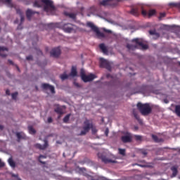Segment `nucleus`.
Instances as JSON below:
<instances>
[{
	"label": "nucleus",
	"instance_id": "obj_42",
	"mask_svg": "<svg viewBox=\"0 0 180 180\" xmlns=\"http://www.w3.org/2000/svg\"><path fill=\"white\" fill-rule=\"evenodd\" d=\"M47 27H48L49 29H53V27H54V24H53V23L48 24V25H47Z\"/></svg>",
	"mask_w": 180,
	"mask_h": 180
},
{
	"label": "nucleus",
	"instance_id": "obj_34",
	"mask_svg": "<svg viewBox=\"0 0 180 180\" xmlns=\"http://www.w3.org/2000/svg\"><path fill=\"white\" fill-rule=\"evenodd\" d=\"M119 154L122 155V156H125V155H126V150L125 149L119 148Z\"/></svg>",
	"mask_w": 180,
	"mask_h": 180
},
{
	"label": "nucleus",
	"instance_id": "obj_2",
	"mask_svg": "<svg viewBox=\"0 0 180 180\" xmlns=\"http://www.w3.org/2000/svg\"><path fill=\"white\" fill-rule=\"evenodd\" d=\"M136 107L143 116H147L151 113L152 109L148 103H142L139 102L137 103Z\"/></svg>",
	"mask_w": 180,
	"mask_h": 180
},
{
	"label": "nucleus",
	"instance_id": "obj_4",
	"mask_svg": "<svg viewBox=\"0 0 180 180\" xmlns=\"http://www.w3.org/2000/svg\"><path fill=\"white\" fill-rule=\"evenodd\" d=\"M141 11V15L144 17H146L148 15L147 11L146 10H143L142 6L140 5L135 6L134 7L131 8L130 13L131 15L139 17Z\"/></svg>",
	"mask_w": 180,
	"mask_h": 180
},
{
	"label": "nucleus",
	"instance_id": "obj_6",
	"mask_svg": "<svg viewBox=\"0 0 180 180\" xmlns=\"http://www.w3.org/2000/svg\"><path fill=\"white\" fill-rule=\"evenodd\" d=\"M86 27H89L90 29H91L92 32H95L97 37H102V38L105 37L104 33H103L101 31H99L98 27H96L94 25V24L92 23L91 22H86Z\"/></svg>",
	"mask_w": 180,
	"mask_h": 180
},
{
	"label": "nucleus",
	"instance_id": "obj_57",
	"mask_svg": "<svg viewBox=\"0 0 180 180\" xmlns=\"http://www.w3.org/2000/svg\"><path fill=\"white\" fill-rule=\"evenodd\" d=\"M106 77H107V78H110V77H111V75H110V74H107V75H106Z\"/></svg>",
	"mask_w": 180,
	"mask_h": 180
},
{
	"label": "nucleus",
	"instance_id": "obj_54",
	"mask_svg": "<svg viewBox=\"0 0 180 180\" xmlns=\"http://www.w3.org/2000/svg\"><path fill=\"white\" fill-rule=\"evenodd\" d=\"M141 154L143 155L144 156H146L148 153L146 150H143L141 152Z\"/></svg>",
	"mask_w": 180,
	"mask_h": 180
},
{
	"label": "nucleus",
	"instance_id": "obj_43",
	"mask_svg": "<svg viewBox=\"0 0 180 180\" xmlns=\"http://www.w3.org/2000/svg\"><path fill=\"white\" fill-rule=\"evenodd\" d=\"M166 15L165 13H160V16H159V19L160 20L161 18H165Z\"/></svg>",
	"mask_w": 180,
	"mask_h": 180
},
{
	"label": "nucleus",
	"instance_id": "obj_48",
	"mask_svg": "<svg viewBox=\"0 0 180 180\" xmlns=\"http://www.w3.org/2000/svg\"><path fill=\"white\" fill-rule=\"evenodd\" d=\"M5 163L0 160V168L4 167Z\"/></svg>",
	"mask_w": 180,
	"mask_h": 180
},
{
	"label": "nucleus",
	"instance_id": "obj_13",
	"mask_svg": "<svg viewBox=\"0 0 180 180\" xmlns=\"http://www.w3.org/2000/svg\"><path fill=\"white\" fill-rule=\"evenodd\" d=\"M121 141H122L124 143H131L132 142L131 134L127 133L126 136H121Z\"/></svg>",
	"mask_w": 180,
	"mask_h": 180
},
{
	"label": "nucleus",
	"instance_id": "obj_19",
	"mask_svg": "<svg viewBox=\"0 0 180 180\" xmlns=\"http://www.w3.org/2000/svg\"><path fill=\"white\" fill-rule=\"evenodd\" d=\"M4 51H8V48H6L4 46H0V56H1L2 58L6 57V54L4 53Z\"/></svg>",
	"mask_w": 180,
	"mask_h": 180
},
{
	"label": "nucleus",
	"instance_id": "obj_60",
	"mask_svg": "<svg viewBox=\"0 0 180 180\" xmlns=\"http://www.w3.org/2000/svg\"><path fill=\"white\" fill-rule=\"evenodd\" d=\"M179 9H180V3H179Z\"/></svg>",
	"mask_w": 180,
	"mask_h": 180
},
{
	"label": "nucleus",
	"instance_id": "obj_61",
	"mask_svg": "<svg viewBox=\"0 0 180 180\" xmlns=\"http://www.w3.org/2000/svg\"><path fill=\"white\" fill-rule=\"evenodd\" d=\"M17 69H18V71H20V69H19V68H17Z\"/></svg>",
	"mask_w": 180,
	"mask_h": 180
},
{
	"label": "nucleus",
	"instance_id": "obj_51",
	"mask_svg": "<svg viewBox=\"0 0 180 180\" xmlns=\"http://www.w3.org/2000/svg\"><path fill=\"white\" fill-rule=\"evenodd\" d=\"M103 32H106V33H108V34H111L112 33L111 30H110L103 29Z\"/></svg>",
	"mask_w": 180,
	"mask_h": 180
},
{
	"label": "nucleus",
	"instance_id": "obj_49",
	"mask_svg": "<svg viewBox=\"0 0 180 180\" xmlns=\"http://www.w3.org/2000/svg\"><path fill=\"white\" fill-rule=\"evenodd\" d=\"M26 59L27 60H33V56H27Z\"/></svg>",
	"mask_w": 180,
	"mask_h": 180
},
{
	"label": "nucleus",
	"instance_id": "obj_12",
	"mask_svg": "<svg viewBox=\"0 0 180 180\" xmlns=\"http://www.w3.org/2000/svg\"><path fill=\"white\" fill-rule=\"evenodd\" d=\"M82 80L83 81V82L84 83H87L91 81H94V79L96 78V76L94 74H90L89 75H83L81 76Z\"/></svg>",
	"mask_w": 180,
	"mask_h": 180
},
{
	"label": "nucleus",
	"instance_id": "obj_25",
	"mask_svg": "<svg viewBox=\"0 0 180 180\" xmlns=\"http://www.w3.org/2000/svg\"><path fill=\"white\" fill-rule=\"evenodd\" d=\"M70 77V75H68L67 73L65 72V73L60 75L59 76V78H60V79L62 81H65V80L68 79Z\"/></svg>",
	"mask_w": 180,
	"mask_h": 180
},
{
	"label": "nucleus",
	"instance_id": "obj_63",
	"mask_svg": "<svg viewBox=\"0 0 180 180\" xmlns=\"http://www.w3.org/2000/svg\"><path fill=\"white\" fill-rule=\"evenodd\" d=\"M93 180H98V179H93Z\"/></svg>",
	"mask_w": 180,
	"mask_h": 180
},
{
	"label": "nucleus",
	"instance_id": "obj_31",
	"mask_svg": "<svg viewBox=\"0 0 180 180\" xmlns=\"http://www.w3.org/2000/svg\"><path fill=\"white\" fill-rule=\"evenodd\" d=\"M156 14V10H149L148 13V16L149 18L153 16L154 15Z\"/></svg>",
	"mask_w": 180,
	"mask_h": 180
},
{
	"label": "nucleus",
	"instance_id": "obj_35",
	"mask_svg": "<svg viewBox=\"0 0 180 180\" xmlns=\"http://www.w3.org/2000/svg\"><path fill=\"white\" fill-rule=\"evenodd\" d=\"M152 139H153L155 143L160 142V139H158V137L156 135L152 134Z\"/></svg>",
	"mask_w": 180,
	"mask_h": 180
},
{
	"label": "nucleus",
	"instance_id": "obj_7",
	"mask_svg": "<svg viewBox=\"0 0 180 180\" xmlns=\"http://www.w3.org/2000/svg\"><path fill=\"white\" fill-rule=\"evenodd\" d=\"M60 29L65 33L70 34L74 32V25L70 23L61 24Z\"/></svg>",
	"mask_w": 180,
	"mask_h": 180
},
{
	"label": "nucleus",
	"instance_id": "obj_32",
	"mask_svg": "<svg viewBox=\"0 0 180 180\" xmlns=\"http://www.w3.org/2000/svg\"><path fill=\"white\" fill-rule=\"evenodd\" d=\"M175 113L177 116L180 117V105H177L175 106Z\"/></svg>",
	"mask_w": 180,
	"mask_h": 180
},
{
	"label": "nucleus",
	"instance_id": "obj_41",
	"mask_svg": "<svg viewBox=\"0 0 180 180\" xmlns=\"http://www.w3.org/2000/svg\"><path fill=\"white\" fill-rule=\"evenodd\" d=\"M18 92L12 94V98H13V100H16V98L18 97Z\"/></svg>",
	"mask_w": 180,
	"mask_h": 180
},
{
	"label": "nucleus",
	"instance_id": "obj_59",
	"mask_svg": "<svg viewBox=\"0 0 180 180\" xmlns=\"http://www.w3.org/2000/svg\"><path fill=\"white\" fill-rule=\"evenodd\" d=\"M102 180H108V179H106L105 177H101Z\"/></svg>",
	"mask_w": 180,
	"mask_h": 180
},
{
	"label": "nucleus",
	"instance_id": "obj_50",
	"mask_svg": "<svg viewBox=\"0 0 180 180\" xmlns=\"http://www.w3.org/2000/svg\"><path fill=\"white\" fill-rule=\"evenodd\" d=\"M53 122V118L51 117H48V123H51Z\"/></svg>",
	"mask_w": 180,
	"mask_h": 180
},
{
	"label": "nucleus",
	"instance_id": "obj_33",
	"mask_svg": "<svg viewBox=\"0 0 180 180\" xmlns=\"http://www.w3.org/2000/svg\"><path fill=\"white\" fill-rule=\"evenodd\" d=\"M135 141H143V136L140 135H134Z\"/></svg>",
	"mask_w": 180,
	"mask_h": 180
},
{
	"label": "nucleus",
	"instance_id": "obj_28",
	"mask_svg": "<svg viewBox=\"0 0 180 180\" xmlns=\"http://www.w3.org/2000/svg\"><path fill=\"white\" fill-rule=\"evenodd\" d=\"M28 132L30 134L34 135L36 134V130L32 126H30V127H28Z\"/></svg>",
	"mask_w": 180,
	"mask_h": 180
},
{
	"label": "nucleus",
	"instance_id": "obj_22",
	"mask_svg": "<svg viewBox=\"0 0 180 180\" xmlns=\"http://www.w3.org/2000/svg\"><path fill=\"white\" fill-rule=\"evenodd\" d=\"M99 48H100L101 50H102V52L104 54H108V49H106V47H105L104 44H100Z\"/></svg>",
	"mask_w": 180,
	"mask_h": 180
},
{
	"label": "nucleus",
	"instance_id": "obj_16",
	"mask_svg": "<svg viewBox=\"0 0 180 180\" xmlns=\"http://www.w3.org/2000/svg\"><path fill=\"white\" fill-rule=\"evenodd\" d=\"M39 14V12H35L31 9H27L26 11V17L27 18L28 20H30L32 19V17L33 15H35V14Z\"/></svg>",
	"mask_w": 180,
	"mask_h": 180
},
{
	"label": "nucleus",
	"instance_id": "obj_44",
	"mask_svg": "<svg viewBox=\"0 0 180 180\" xmlns=\"http://www.w3.org/2000/svg\"><path fill=\"white\" fill-rule=\"evenodd\" d=\"M73 85H75V86L77 87V88H81V85L79 84L77 82H73Z\"/></svg>",
	"mask_w": 180,
	"mask_h": 180
},
{
	"label": "nucleus",
	"instance_id": "obj_8",
	"mask_svg": "<svg viewBox=\"0 0 180 180\" xmlns=\"http://www.w3.org/2000/svg\"><path fill=\"white\" fill-rule=\"evenodd\" d=\"M100 68H105L109 71L111 70V65H110L109 62L107 60L103 58H100Z\"/></svg>",
	"mask_w": 180,
	"mask_h": 180
},
{
	"label": "nucleus",
	"instance_id": "obj_37",
	"mask_svg": "<svg viewBox=\"0 0 180 180\" xmlns=\"http://www.w3.org/2000/svg\"><path fill=\"white\" fill-rule=\"evenodd\" d=\"M70 114L66 115L65 117L63 119V122L65 123H67L70 120Z\"/></svg>",
	"mask_w": 180,
	"mask_h": 180
},
{
	"label": "nucleus",
	"instance_id": "obj_62",
	"mask_svg": "<svg viewBox=\"0 0 180 180\" xmlns=\"http://www.w3.org/2000/svg\"><path fill=\"white\" fill-rule=\"evenodd\" d=\"M179 66H180V62H179Z\"/></svg>",
	"mask_w": 180,
	"mask_h": 180
},
{
	"label": "nucleus",
	"instance_id": "obj_18",
	"mask_svg": "<svg viewBox=\"0 0 180 180\" xmlns=\"http://www.w3.org/2000/svg\"><path fill=\"white\" fill-rule=\"evenodd\" d=\"M16 136H17V141L20 142V141H21V139H26V136L24 133L22 132H18L16 134Z\"/></svg>",
	"mask_w": 180,
	"mask_h": 180
},
{
	"label": "nucleus",
	"instance_id": "obj_20",
	"mask_svg": "<svg viewBox=\"0 0 180 180\" xmlns=\"http://www.w3.org/2000/svg\"><path fill=\"white\" fill-rule=\"evenodd\" d=\"M16 13L20 15V22L22 23L25 22V15H23V13L19 8L16 9Z\"/></svg>",
	"mask_w": 180,
	"mask_h": 180
},
{
	"label": "nucleus",
	"instance_id": "obj_47",
	"mask_svg": "<svg viewBox=\"0 0 180 180\" xmlns=\"http://www.w3.org/2000/svg\"><path fill=\"white\" fill-rule=\"evenodd\" d=\"M37 53L39 56H42L43 55L42 51H40L39 49H37Z\"/></svg>",
	"mask_w": 180,
	"mask_h": 180
},
{
	"label": "nucleus",
	"instance_id": "obj_45",
	"mask_svg": "<svg viewBox=\"0 0 180 180\" xmlns=\"http://www.w3.org/2000/svg\"><path fill=\"white\" fill-rule=\"evenodd\" d=\"M12 176L15 178L16 180H21V179L18 177V174H12Z\"/></svg>",
	"mask_w": 180,
	"mask_h": 180
},
{
	"label": "nucleus",
	"instance_id": "obj_30",
	"mask_svg": "<svg viewBox=\"0 0 180 180\" xmlns=\"http://www.w3.org/2000/svg\"><path fill=\"white\" fill-rule=\"evenodd\" d=\"M54 111L56 113H58L60 115L63 114V108H55Z\"/></svg>",
	"mask_w": 180,
	"mask_h": 180
},
{
	"label": "nucleus",
	"instance_id": "obj_36",
	"mask_svg": "<svg viewBox=\"0 0 180 180\" xmlns=\"http://www.w3.org/2000/svg\"><path fill=\"white\" fill-rule=\"evenodd\" d=\"M133 115H134L135 119H136L137 120H139L140 117L137 114V112L136 111L135 109L133 110Z\"/></svg>",
	"mask_w": 180,
	"mask_h": 180
},
{
	"label": "nucleus",
	"instance_id": "obj_27",
	"mask_svg": "<svg viewBox=\"0 0 180 180\" xmlns=\"http://www.w3.org/2000/svg\"><path fill=\"white\" fill-rule=\"evenodd\" d=\"M127 48L128 50H136L137 49V45L127 44Z\"/></svg>",
	"mask_w": 180,
	"mask_h": 180
},
{
	"label": "nucleus",
	"instance_id": "obj_3",
	"mask_svg": "<svg viewBox=\"0 0 180 180\" xmlns=\"http://www.w3.org/2000/svg\"><path fill=\"white\" fill-rule=\"evenodd\" d=\"M92 129V133L95 134L97 133V129L94 128V125L89 120H86L84 122V126H83V131H81V134H79V136H85L86 134Z\"/></svg>",
	"mask_w": 180,
	"mask_h": 180
},
{
	"label": "nucleus",
	"instance_id": "obj_55",
	"mask_svg": "<svg viewBox=\"0 0 180 180\" xmlns=\"http://www.w3.org/2000/svg\"><path fill=\"white\" fill-rule=\"evenodd\" d=\"M6 94L7 96H10V95H11V91L6 90Z\"/></svg>",
	"mask_w": 180,
	"mask_h": 180
},
{
	"label": "nucleus",
	"instance_id": "obj_46",
	"mask_svg": "<svg viewBox=\"0 0 180 180\" xmlns=\"http://www.w3.org/2000/svg\"><path fill=\"white\" fill-rule=\"evenodd\" d=\"M85 70L84 69H81V77L85 76Z\"/></svg>",
	"mask_w": 180,
	"mask_h": 180
},
{
	"label": "nucleus",
	"instance_id": "obj_52",
	"mask_svg": "<svg viewBox=\"0 0 180 180\" xmlns=\"http://www.w3.org/2000/svg\"><path fill=\"white\" fill-rule=\"evenodd\" d=\"M108 134H109V129L107 128L105 131V134L106 136H108Z\"/></svg>",
	"mask_w": 180,
	"mask_h": 180
},
{
	"label": "nucleus",
	"instance_id": "obj_15",
	"mask_svg": "<svg viewBox=\"0 0 180 180\" xmlns=\"http://www.w3.org/2000/svg\"><path fill=\"white\" fill-rule=\"evenodd\" d=\"M34 147L39 150H46L47 147H49V141L47 140H44V144L41 145L39 143H37L34 145Z\"/></svg>",
	"mask_w": 180,
	"mask_h": 180
},
{
	"label": "nucleus",
	"instance_id": "obj_9",
	"mask_svg": "<svg viewBox=\"0 0 180 180\" xmlns=\"http://www.w3.org/2000/svg\"><path fill=\"white\" fill-rule=\"evenodd\" d=\"M131 42H134L135 44H136V45L139 46L140 47H141L142 50H147L148 46L147 44H144L143 43V40L140 39L139 38H136L134 39L133 40H131Z\"/></svg>",
	"mask_w": 180,
	"mask_h": 180
},
{
	"label": "nucleus",
	"instance_id": "obj_38",
	"mask_svg": "<svg viewBox=\"0 0 180 180\" xmlns=\"http://www.w3.org/2000/svg\"><path fill=\"white\" fill-rule=\"evenodd\" d=\"M34 7H37V8L41 7V1H35L34 2Z\"/></svg>",
	"mask_w": 180,
	"mask_h": 180
},
{
	"label": "nucleus",
	"instance_id": "obj_26",
	"mask_svg": "<svg viewBox=\"0 0 180 180\" xmlns=\"http://www.w3.org/2000/svg\"><path fill=\"white\" fill-rule=\"evenodd\" d=\"M149 34L155 36V38L160 37V34L156 32V30H150L148 32Z\"/></svg>",
	"mask_w": 180,
	"mask_h": 180
},
{
	"label": "nucleus",
	"instance_id": "obj_40",
	"mask_svg": "<svg viewBox=\"0 0 180 180\" xmlns=\"http://www.w3.org/2000/svg\"><path fill=\"white\" fill-rule=\"evenodd\" d=\"M41 158H46V157L45 155H39V162L43 164V165H46V162H44V161H41Z\"/></svg>",
	"mask_w": 180,
	"mask_h": 180
},
{
	"label": "nucleus",
	"instance_id": "obj_14",
	"mask_svg": "<svg viewBox=\"0 0 180 180\" xmlns=\"http://www.w3.org/2000/svg\"><path fill=\"white\" fill-rule=\"evenodd\" d=\"M41 88L44 90H50L52 94H56V90L54 87L49 84H41Z\"/></svg>",
	"mask_w": 180,
	"mask_h": 180
},
{
	"label": "nucleus",
	"instance_id": "obj_11",
	"mask_svg": "<svg viewBox=\"0 0 180 180\" xmlns=\"http://www.w3.org/2000/svg\"><path fill=\"white\" fill-rule=\"evenodd\" d=\"M100 5L103 6H116L117 1L116 0H103L100 2Z\"/></svg>",
	"mask_w": 180,
	"mask_h": 180
},
{
	"label": "nucleus",
	"instance_id": "obj_53",
	"mask_svg": "<svg viewBox=\"0 0 180 180\" xmlns=\"http://www.w3.org/2000/svg\"><path fill=\"white\" fill-rule=\"evenodd\" d=\"M22 24H20L18 27H17V30H22Z\"/></svg>",
	"mask_w": 180,
	"mask_h": 180
},
{
	"label": "nucleus",
	"instance_id": "obj_1",
	"mask_svg": "<svg viewBox=\"0 0 180 180\" xmlns=\"http://www.w3.org/2000/svg\"><path fill=\"white\" fill-rule=\"evenodd\" d=\"M44 4V11L49 15H56V8L53 5V2L51 0H41Z\"/></svg>",
	"mask_w": 180,
	"mask_h": 180
},
{
	"label": "nucleus",
	"instance_id": "obj_21",
	"mask_svg": "<svg viewBox=\"0 0 180 180\" xmlns=\"http://www.w3.org/2000/svg\"><path fill=\"white\" fill-rule=\"evenodd\" d=\"M69 76H70L72 77H75L77 76V68L72 66V68L71 69L70 75H69Z\"/></svg>",
	"mask_w": 180,
	"mask_h": 180
},
{
	"label": "nucleus",
	"instance_id": "obj_23",
	"mask_svg": "<svg viewBox=\"0 0 180 180\" xmlns=\"http://www.w3.org/2000/svg\"><path fill=\"white\" fill-rule=\"evenodd\" d=\"M64 15H65V16L70 18L72 20H75V18H77V15L73 13L65 12Z\"/></svg>",
	"mask_w": 180,
	"mask_h": 180
},
{
	"label": "nucleus",
	"instance_id": "obj_24",
	"mask_svg": "<svg viewBox=\"0 0 180 180\" xmlns=\"http://www.w3.org/2000/svg\"><path fill=\"white\" fill-rule=\"evenodd\" d=\"M4 3L6 4L7 6H8L11 7V8L13 7V4H12V2H11V0H5V1H4V0H0V5H1V4H4Z\"/></svg>",
	"mask_w": 180,
	"mask_h": 180
},
{
	"label": "nucleus",
	"instance_id": "obj_5",
	"mask_svg": "<svg viewBox=\"0 0 180 180\" xmlns=\"http://www.w3.org/2000/svg\"><path fill=\"white\" fill-rule=\"evenodd\" d=\"M97 156L100 160H102V162L105 164H108V163H117V161L115 160L116 158L115 155H110V158H106V156L104 155V153H99L97 154Z\"/></svg>",
	"mask_w": 180,
	"mask_h": 180
},
{
	"label": "nucleus",
	"instance_id": "obj_39",
	"mask_svg": "<svg viewBox=\"0 0 180 180\" xmlns=\"http://www.w3.org/2000/svg\"><path fill=\"white\" fill-rule=\"evenodd\" d=\"M169 6L179 8V3H169Z\"/></svg>",
	"mask_w": 180,
	"mask_h": 180
},
{
	"label": "nucleus",
	"instance_id": "obj_64",
	"mask_svg": "<svg viewBox=\"0 0 180 180\" xmlns=\"http://www.w3.org/2000/svg\"><path fill=\"white\" fill-rule=\"evenodd\" d=\"M63 156H65V153H63Z\"/></svg>",
	"mask_w": 180,
	"mask_h": 180
},
{
	"label": "nucleus",
	"instance_id": "obj_17",
	"mask_svg": "<svg viewBox=\"0 0 180 180\" xmlns=\"http://www.w3.org/2000/svg\"><path fill=\"white\" fill-rule=\"evenodd\" d=\"M171 170L172 172V174L171 175L172 178H174L177 176L178 174V167L176 165L171 167Z\"/></svg>",
	"mask_w": 180,
	"mask_h": 180
},
{
	"label": "nucleus",
	"instance_id": "obj_29",
	"mask_svg": "<svg viewBox=\"0 0 180 180\" xmlns=\"http://www.w3.org/2000/svg\"><path fill=\"white\" fill-rule=\"evenodd\" d=\"M8 163L10 165L11 167H12L13 168H15V162L13 160V158H10L8 159Z\"/></svg>",
	"mask_w": 180,
	"mask_h": 180
},
{
	"label": "nucleus",
	"instance_id": "obj_58",
	"mask_svg": "<svg viewBox=\"0 0 180 180\" xmlns=\"http://www.w3.org/2000/svg\"><path fill=\"white\" fill-rule=\"evenodd\" d=\"M4 129V127L3 125H0V130H3Z\"/></svg>",
	"mask_w": 180,
	"mask_h": 180
},
{
	"label": "nucleus",
	"instance_id": "obj_10",
	"mask_svg": "<svg viewBox=\"0 0 180 180\" xmlns=\"http://www.w3.org/2000/svg\"><path fill=\"white\" fill-rule=\"evenodd\" d=\"M51 56L57 58H58L61 54V51L60 47L53 48L51 49L50 52Z\"/></svg>",
	"mask_w": 180,
	"mask_h": 180
},
{
	"label": "nucleus",
	"instance_id": "obj_56",
	"mask_svg": "<svg viewBox=\"0 0 180 180\" xmlns=\"http://www.w3.org/2000/svg\"><path fill=\"white\" fill-rule=\"evenodd\" d=\"M8 63H9V64H11V65H13V61H12L11 59H8Z\"/></svg>",
	"mask_w": 180,
	"mask_h": 180
}]
</instances>
